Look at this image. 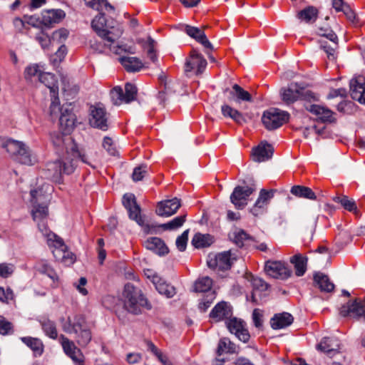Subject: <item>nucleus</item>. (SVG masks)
<instances>
[{"label":"nucleus","mask_w":365,"mask_h":365,"mask_svg":"<svg viewBox=\"0 0 365 365\" xmlns=\"http://www.w3.org/2000/svg\"><path fill=\"white\" fill-rule=\"evenodd\" d=\"M84 1L86 6L96 10H99L100 7L103 5L106 9H113V6H111L107 0H84Z\"/></svg>","instance_id":"4d7b16f0"},{"label":"nucleus","mask_w":365,"mask_h":365,"mask_svg":"<svg viewBox=\"0 0 365 365\" xmlns=\"http://www.w3.org/2000/svg\"><path fill=\"white\" fill-rule=\"evenodd\" d=\"M42 73L37 64H31L25 68L24 78L27 81L32 82L36 77L38 79L39 73Z\"/></svg>","instance_id":"603ef678"},{"label":"nucleus","mask_w":365,"mask_h":365,"mask_svg":"<svg viewBox=\"0 0 365 365\" xmlns=\"http://www.w3.org/2000/svg\"><path fill=\"white\" fill-rule=\"evenodd\" d=\"M146 249L152 250L159 255H165L169 250L165 242L159 237H150L144 242Z\"/></svg>","instance_id":"473e14b6"},{"label":"nucleus","mask_w":365,"mask_h":365,"mask_svg":"<svg viewBox=\"0 0 365 365\" xmlns=\"http://www.w3.org/2000/svg\"><path fill=\"white\" fill-rule=\"evenodd\" d=\"M231 315V308L225 302H221L216 304L210 314V317L216 322L227 319Z\"/></svg>","instance_id":"2f4dec72"},{"label":"nucleus","mask_w":365,"mask_h":365,"mask_svg":"<svg viewBox=\"0 0 365 365\" xmlns=\"http://www.w3.org/2000/svg\"><path fill=\"white\" fill-rule=\"evenodd\" d=\"M276 190H267L262 189L259 191V197L256 200L254 206L251 208L250 212L255 216L262 214L267 209L269 200L274 197Z\"/></svg>","instance_id":"aec40b11"},{"label":"nucleus","mask_w":365,"mask_h":365,"mask_svg":"<svg viewBox=\"0 0 365 365\" xmlns=\"http://www.w3.org/2000/svg\"><path fill=\"white\" fill-rule=\"evenodd\" d=\"M317 218L315 217L308 219L307 217L302 218L300 222V228L302 230H307L311 233L314 230L316 226Z\"/></svg>","instance_id":"052dcab7"},{"label":"nucleus","mask_w":365,"mask_h":365,"mask_svg":"<svg viewBox=\"0 0 365 365\" xmlns=\"http://www.w3.org/2000/svg\"><path fill=\"white\" fill-rule=\"evenodd\" d=\"M65 16V13L61 9H51L42 12V24L49 27L53 24L58 23Z\"/></svg>","instance_id":"7c9ffc66"},{"label":"nucleus","mask_w":365,"mask_h":365,"mask_svg":"<svg viewBox=\"0 0 365 365\" xmlns=\"http://www.w3.org/2000/svg\"><path fill=\"white\" fill-rule=\"evenodd\" d=\"M290 262L294 265L296 275L300 277L304 274L307 270V257L297 253L290 258Z\"/></svg>","instance_id":"ea45409f"},{"label":"nucleus","mask_w":365,"mask_h":365,"mask_svg":"<svg viewBox=\"0 0 365 365\" xmlns=\"http://www.w3.org/2000/svg\"><path fill=\"white\" fill-rule=\"evenodd\" d=\"M3 147L11 158L19 163L32 165L37 161L32 150L21 141L9 139L4 143Z\"/></svg>","instance_id":"7ed1b4c3"},{"label":"nucleus","mask_w":365,"mask_h":365,"mask_svg":"<svg viewBox=\"0 0 365 365\" xmlns=\"http://www.w3.org/2000/svg\"><path fill=\"white\" fill-rule=\"evenodd\" d=\"M255 190L254 185L236 186L230 195V201L237 209L242 210L247 205L248 197Z\"/></svg>","instance_id":"ddd939ff"},{"label":"nucleus","mask_w":365,"mask_h":365,"mask_svg":"<svg viewBox=\"0 0 365 365\" xmlns=\"http://www.w3.org/2000/svg\"><path fill=\"white\" fill-rule=\"evenodd\" d=\"M31 215L33 220L38 222V229L43 235L46 232L52 233L43 222L48 215V204L32 203Z\"/></svg>","instance_id":"f3484780"},{"label":"nucleus","mask_w":365,"mask_h":365,"mask_svg":"<svg viewBox=\"0 0 365 365\" xmlns=\"http://www.w3.org/2000/svg\"><path fill=\"white\" fill-rule=\"evenodd\" d=\"M293 320V317L287 312L275 314L271 319V327L274 329H283L289 326Z\"/></svg>","instance_id":"f704fd0d"},{"label":"nucleus","mask_w":365,"mask_h":365,"mask_svg":"<svg viewBox=\"0 0 365 365\" xmlns=\"http://www.w3.org/2000/svg\"><path fill=\"white\" fill-rule=\"evenodd\" d=\"M237 352V346L228 338H222L220 340L217 353L222 355L224 353L234 354Z\"/></svg>","instance_id":"de8ad7c7"},{"label":"nucleus","mask_w":365,"mask_h":365,"mask_svg":"<svg viewBox=\"0 0 365 365\" xmlns=\"http://www.w3.org/2000/svg\"><path fill=\"white\" fill-rule=\"evenodd\" d=\"M44 236L47 239L48 245L54 247L53 254L57 260L61 261L66 265H70L75 262V255L67 250V247L60 237L54 233L47 232L44 234Z\"/></svg>","instance_id":"39448f33"},{"label":"nucleus","mask_w":365,"mask_h":365,"mask_svg":"<svg viewBox=\"0 0 365 365\" xmlns=\"http://www.w3.org/2000/svg\"><path fill=\"white\" fill-rule=\"evenodd\" d=\"M122 301L123 308L129 313L133 314H140L143 308L147 309H151L152 308L151 304L143 294L142 290L131 283H127L124 286Z\"/></svg>","instance_id":"f257e3e1"},{"label":"nucleus","mask_w":365,"mask_h":365,"mask_svg":"<svg viewBox=\"0 0 365 365\" xmlns=\"http://www.w3.org/2000/svg\"><path fill=\"white\" fill-rule=\"evenodd\" d=\"M110 50L118 55H120L122 53L131 54H134L135 53V47L134 46H129L127 44L112 46V47H110Z\"/></svg>","instance_id":"6e6d98bb"},{"label":"nucleus","mask_w":365,"mask_h":365,"mask_svg":"<svg viewBox=\"0 0 365 365\" xmlns=\"http://www.w3.org/2000/svg\"><path fill=\"white\" fill-rule=\"evenodd\" d=\"M62 329L66 333H74L76 342L81 346H86L91 340V331L87 327L85 319L80 315L74 317L73 320L68 317L63 322Z\"/></svg>","instance_id":"20e7f679"},{"label":"nucleus","mask_w":365,"mask_h":365,"mask_svg":"<svg viewBox=\"0 0 365 365\" xmlns=\"http://www.w3.org/2000/svg\"><path fill=\"white\" fill-rule=\"evenodd\" d=\"M42 329L45 334L48 337L56 339L58 336V332L55 323L46 318H43L40 320Z\"/></svg>","instance_id":"09e8293b"},{"label":"nucleus","mask_w":365,"mask_h":365,"mask_svg":"<svg viewBox=\"0 0 365 365\" xmlns=\"http://www.w3.org/2000/svg\"><path fill=\"white\" fill-rule=\"evenodd\" d=\"M207 64L203 56L198 51L193 49L185 63V71L189 73L195 71L197 75H200L204 72Z\"/></svg>","instance_id":"2eb2a0df"},{"label":"nucleus","mask_w":365,"mask_h":365,"mask_svg":"<svg viewBox=\"0 0 365 365\" xmlns=\"http://www.w3.org/2000/svg\"><path fill=\"white\" fill-rule=\"evenodd\" d=\"M53 143L56 147L65 145L66 154L58 160V162L61 163V168L63 174L70 175L73 173L77 167V160L71 155L69 144L66 143V137L63 138L62 135L58 134L55 138H53Z\"/></svg>","instance_id":"423d86ee"},{"label":"nucleus","mask_w":365,"mask_h":365,"mask_svg":"<svg viewBox=\"0 0 365 365\" xmlns=\"http://www.w3.org/2000/svg\"><path fill=\"white\" fill-rule=\"evenodd\" d=\"M38 81L49 88L52 97L58 95V87L55 76L51 73H39Z\"/></svg>","instance_id":"c9c22d12"},{"label":"nucleus","mask_w":365,"mask_h":365,"mask_svg":"<svg viewBox=\"0 0 365 365\" xmlns=\"http://www.w3.org/2000/svg\"><path fill=\"white\" fill-rule=\"evenodd\" d=\"M76 116L73 113L71 103L65 104L61 107L59 116L60 128L64 133H69L74 128Z\"/></svg>","instance_id":"a211bd4d"},{"label":"nucleus","mask_w":365,"mask_h":365,"mask_svg":"<svg viewBox=\"0 0 365 365\" xmlns=\"http://www.w3.org/2000/svg\"><path fill=\"white\" fill-rule=\"evenodd\" d=\"M189 230H185L180 236H178L175 241V245L178 250L180 252L185 250L188 240Z\"/></svg>","instance_id":"bf43d9fd"},{"label":"nucleus","mask_w":365,"mask_h":365,"mask_svg":"<svg viewBox=\"0 0 365 365\" xmlns=\"http://www.w3.org/2000/svg\"><path fill=\"white\" fill-rule=\"evenodd\" d=\"M148 168L146 165H141L134 168L132 179L135 182L142 180L148 173Z\"/></svg>","instance_id":"13d9d810"},{"label":"nucleus","mask_w":365,"mask_h":365,"mask_svg":"<svg viewBox=\"0 0 365 365\" xmlns=\"http://www.w3.org/2000/svg\"><path fill=\"white\" fill-rule=\"evenodd\" d=\"M51 191L52 187L48 183H43L32 189L30 192L31 203L48 204Z\"/></svg>","instance_id":"5701e85b"},{"label":"nucleus","mask_w":365,"mask_h":365,"mask_svg":"<svg viewBox=\"0 0 365 365\" xmlns=\"http://www.w3.org/2000/svg\"><path fill=\"white\" fill-rule=\"evenodd\" d=\"M21 340L26 344L32 351L35 355H41L43 351V345L42 341L37 338H33L31 336L21 337Z\"/></svg>","instance_id":"49530a36"},{"label":"nucleus","mask_w":365,"mask_h":365,"mask_svg":"<svg viewBox=\"0 0 365 365\" xmlns=\"http://www.w3.org/2000/svg\"><path fill=\"white\" fill-rule=\"evenodd\" d=\"M273 147L267 143H262L252 150V160L262 163L270 159L273 155Z\"/></svg>","instance_id":"bb28decb"},{"label":"nucleus","mask_w":365,"mask_h":365,"mask_svg":"<svg viewBox=\"0 0 365 365\" xmlns=\"http://www.w3.org/2000/svg\"><path fill=\"white\" fill-rule=\"evenodd\" d=\"M89 122L91 126L107 130L109 126L108 115L105 109L100 105L91 107V118Z\"/></svg>","instance_id":"dca6fc26"},{"label":"nucleus","mask_w":365,"mask_h":365,"mask_svg":"<svg viewBox=\"0 0 365 365\" xmlns=\"http://www.w3.org/2000/svg\"><path fill=\"white\" fill-rule=\"evenodd\" d=\"M264 270L269 276L281 279H287L292 274V271L289 270L284 263L279 261L267 262Z\"/></svg>","instance_id":"6ab92c4d"},{"label":"nucleus","mask_w":365,"mask_h":365,"mask_svg":"<svg viewBox=\"0 0 365 365\" xmlns=\"http://www.w3.org/2000/svg\"><path fill=\"white\" fill-rule=\"evenodd\" d=\"M291 193L297 197L309 200H316L317 196L312 190L308 187L294 185L291 188Z\"/></svg>","instance_id":"a18cd8bd"},{"label":"nucleus","mask_w":365,"mask_h":365,"mask_svg":"<svg viewBox=\"0 0 365 365\" xmlns=\"http://www.w3.org/2000/svg\"><path fill=\"white\" fill-rule=\"evenodd\" d=\"M155 286L160 294H163L168 298L173 297L176 293L175 288L166 283L163 279L161 282H158Z\"/></svg>","instance_id":"8fccbe9b"},{"label":"nucleus","mask_w":365,"mask_h":365,"mask_svg":"<svg viewBox=\"0 0 365 365\" xmlns=\"http://www.w3.org/2000/svg\"><path fill=\"white\" fill-rule=\"evenodd\" d=\"M68 32L66 29H59L53 33L51 36L53 43H56L57 44L62 43L68 37Z\"/></svg>","instance_id":"680f3d73"},{"label":"nucleus","mask_w":365,"mask_h":365,"mask_svg":"<svg viewBox=\"0 0 365 365\" xmlns=\"http://www.w3.org/2000/svg\"><path fill=\"white\" fill-rule=\"evenodd\" d=\"M305 108L312 114L318 116L319 119L324 123L333 122V112L327 108L317 104H306Z\"/></svg>","instance_id":"cd10ccee"},{"label":"nucleus","mask_w":365,"mask_h":365,"mask_svg":"<svg viewBox=\"0 0 365 365\" xmlns=\"http://www.w3.org/2000/svg\"><path fill=\"white\" fill-rule=\"evenodd\" d=\"M319 35L329 40L330 43L323 40L319 41L320 48L327 53L329 60L334 61L336 59L335 51L338 48L337 36L329 26L320 27Z\"/></svg>","instance_id":"f8f14e48"},{"label":"nucleus","mask_w":365,"mask_h":365,"mask_svg":"<svg viewBox=\"0 0 365 365\" xmlns=\"http://www.w3.org/2000/svg\"><path fill=\"white\" fill-rule=\"evenodd\" d=\"M67 53V48L66 46L61 45L58 49V51L53 55L51 61L53 64H57L63 61L66 54Z\"/></svg>","instance_id":"774afa93"},{"label":"nucleus","mask_w":365,"mask_h":365,"mask_svg":"<svg viewBox=\"0 0 365 365\" xmlns=\"http://www.w3.org/2000/svg\"><path fill=\"white\" fill-rule=\"evenodd\" d=\"M224 93H227V100L231 104L236 107L241 108L242 103H252L253 98L252 95L238 84H234L231 89L226 88Z\"/></svg>","instance_id":"4468645a"},{"label":"nucleus","mask_w":365,"mask_h":365,"mask_svg":"<svg viewBox=\"0 0 365 365\" xmlns=\"http://www.w3.org/2000/svg\"><path fill=\"white\" fill-rule=\"evenodd\" d=\"M314 281L322 292H331L334 289V284L330 282L329 277L322 272L314 274Z\"/></svg>","instance_id":"58836bf2"},{"label":"nucleus","mask_w":365,"mask_h":365,"mask_svg":"<svg viewBox=\"0 0 365 365\" xmlns=\"http://www.w3.org/2000/svg\"><path fill=\"white\" fill-rule=\"evenodd\" d=\"M289 114L277 108L265 110L262 116V122L268 130H273L289 120Z\"/></svg>","instance_id":"0eeeda50"},{"label":"nucleus","mask_w":365,"mask_h":365,"mask_svg":"<svg viewBox=\"0 0 365 365\" xmlns=\"http://www.w3.org/2000/svg\"><path fill=\"white\" fill-rule=\"evenodd\" d=\"M36 39L43 49H48L51 44L53 43L52 38L43 31L42 27L41 30L36 34Z\"/></svg>","instance_id":"5fc2aeb1"},{"label":"nucleus","mask_w":365,"mask_h":365,"mask_svg":"<svg viewBox=\"0 0 365 365\" xmlns=\"http://www.w3.org/2000/svg\"><path fill=\"white\" fill-rule=\"evenodd\" d=\"M236 259V255L231 250H228L217 255H209L207 264L211 269L225 271L230 269Z\"/></svg>","instance_id":"9d476101"},{"label":"nucleus","mask_w":365,"mask_h":365,"mask_svg":"<svg viewBox=\"0 0 365 365\" xmlns=\"http://www.w3.org/2000/svg\"><path fill=\"white\" fill-rule=\"evenodd\" d=\"M317 347L321 351L332 356L338 352L340 344L339 340L336 338L324 337Z\"/></svg>","instance_id":"c85d7f7f"},{"label":"nucleus","mask_w":365,"mask_h":365,"mask_svg":"<svg viewBox=\"0 0 365 365\" xmlns=\"http://www.w3.org/2000/svg\"><path fill=\"white\" fill-rule=\"evenodd\" d=\"M182 91V86L177 82H164V90L159 93V98L162 101H165V96L169 99L175 94H180Z\"/></svg>","instance_id":"e433bc0d"},{"label":"nucleus","mask_w":365,"mask_h":365,"mask_svg":"<svg viewBox=\"0 0 365 365\" xmlns=\"http://www.w3.org/2000/svg\"><path fill=\"white\" fill-rule=\"evenodd\" d=\"M91 26L97 35L110 46L123 34V30L113 19H107L103 14L96 16L91 22Z\"/></svg>","instance_id":"f03ea898"},{"label":"nucleus","mask_w":365,"mask_h":365,"mask_svg":"<svg viewBox=\"0 0 365 365\" xmlns=\"http://www.w3.org/2000/svg\"><path fill=\"white\" fill-rule=\"evenodd\" d=\"M213 242L212 237L209 234L197 233L192 240V245L196 248L206 247Z\"/></svg>","instance_id":"c03bdc74"},{"label":"nucleus","mask_w":365,"mask_h":365,"mask_svg":"<svg viewBox=\"0 0 365 365\" xmlns=\"http://www.w3.org/2000/svg\"><path fill=\"white\" fill-rule=\"evenodd\" d=\"M229 238L239 247H242L247 240H252V237L241 229H235L230 232Z\"/></svg>","instance_id":"79ce46f5"},{"label":"nucleus","mask_w":365,"mask_h":365,"mask_svg":"<svg viewBox=\"0 0 365 365\" xmlns=\"http://www.w3.org/2000/svg\"><path fill=\"white\" fill-rule=\"evenodd\" d=\"M53 98L54 100L52 101L50 106V115L52 119H56L59 118L61 108L59 107V101L56 96Z\"/></svg>","instance_id":"0e129e2a"},{"label":"nucleus","mask_w":365,"mask_h":365,"mask_svg":"<svg viewBox=\"0 0 365 365\" xmlns=\"http://www.w3.org/2000/svg\"><path fill=\"white\" fill-rule=\"evenodd\" d=\"M184 31L190 37L200 43L205 49L210 51L214 50L213 45L207 39L202 29L190 25H185Z\"/></svg>","instance_id":"b1692460"},{"label":"nucleus","mask_w":365,"mask_h":365,"mask_svg":"<svg viewBox=\"0 0 365 365\" xmlns=\"http://www.w3.org/2000/svg\"><path fill=\"white\" fill-rule=\"evenodd\" d=\"M12 324L4 317L0 316V334L6 335L12 331Z\"/></svg>","instance_id":"69168bd1"},{"label":"nucleus","mask_w":365,"mask_h":365,"mask_svg":"<svg viewBox=\"0 0 365 365\" xmlns=\"http://www.w3.org/2000/svg\"><path fill=\"white\" fill-rule=\"evenodd\" d=\"M60 341L63 349L67 356L71 354V353L74 352V351L78 349V348L75 345L74 342L66 337L64 335L60 336Z\"/></svg>","instance_id":"864d4df0"},{"label":"nucleus","mask_w":365,"mask_h":365,"mask_svg":"<svg viewBox=\"0 0 365 365\" xmlns=\"http://www.w3.org/2000/svg\"><path fill=\"white\" fill-rule=\"evenodd\" d=\"M252 286L254 292H264L266 291L269 285L261 278L252 277Z\"/></svg>","instance_id":"e2e57ef3"},{"label":"nucleus","mask_w":365,"mask_h":365,"mask_svg":"<svg viewBox=\"0 0 365 365\" xmlns=\"http://www.w3.org/2000/svg\"><path fill=\"white\" fill-rule=\"evenodd\" d=\"M137 88L135 85L127 83L125 85V93L120 86H115L110 91V98L113 103L115 106L122 103H129L136 98Z\"/></svg>","instance_id":"9b49d317"},{"label":"nucleus","mask_w":365,"mask_h":365,"mask_svg":"<svg viewBox=\"0 0 365 365\" xmlns=\"http://www.w3.org/2000/svg\"><path fill=\"white\" fill-rule=\"evenodd\" d=\"M318 16V9L313 6H309L304 9L299 11L297 14V17L303 22H305L307 24H312L314 22Z\"/></svg>","instance_id":"a19ab883"},{"label":"nucleus","mask_w":365,"mask_h":365,"mask_svg":"<svg viewBox=\"0 0 365 365\" xmlns=\"http://www.w3.org/2000/svg\"><path fill=\"white\" fill-rule=\"evenodd\" d=\"M119 61L128 72H137L143 67V62L137 57L123 56Z\"/></svg>","instance_id":"72a5a7b5"},{"label":"nucleus","mask_w":365,"mask_h":365,"mask_svg":"<svg viewBox=\"0 0 365 365\" xmlns=\"http://www.w3.org/2000/svg\"><path fill=\"white\" fill-rule=\"evenodd\" d=\"M61 168L58 160L48 163L47 164L46 177L56 182L60 181L61 175L63 174Z\"/></svg>","instance_id":"37998d69"},{"label":"nucleus","mask_w":365,"mask_h":365,"mask_svg":"<svg viewBox=\"0 0 365 365\" xmlns=\"http://www.w3.org/2000/svg\"><path fill=\"white\" fill-rule=\"evenodd\" d=\"M123 205L128 212L130 220L135 221L140 226L144 227V230L147 232H150L149 225H145V221L141 216V209L137 203L136 197L133 193H126L123 197Z\"/></svg>","instance_id":"1a4fd4ad"},{"label":"nucleus","mask_w":365,"mask_h":365,"mask_svg":"<svg viewBox=\"0 0 365 365\" xmlns=\"http://www.w3.org/2000/svg\"><path fill=\"white\" fill-rule=\"evenodd\" d=\"M212 285V280L209 277H203L196 281L195 291L197 292H205L209 291Z\"/></svg>","instance_id":"3c124183"},{"label":"nucleus","mask_w":365,"mask_h":365,"mask_svg":"<svg viewBox=\"0 0 365 365\" xmlns=\"http://www.w3.org/2000/svg\"><path fill=\"white\" fill-rule=\"evenodd\" d=\"M226 324L229 331L234 334L240 341L244 343L249 341L250 335L242 320L232 318L227 321Z\"/></svg>","instance_id":"4be33fe9"},{"label":"nucleus","mask_w":365,"mask_h":365,"mask_svg":"<svg viewBox=\"0 0 365 365\" xmlns=\"http://www.w3.org/2000/svg\"><path fill=\"white\" fill-rule=\"evenodd\" d=\"M66 143L69 144V150H71V155L78 160L88 165L92 168H96V163L98 160V153L92 149L81 148L78 149L77 145L70 137H66Z\"/></svg>","instance_id":"6e6552de"},{"label":"nucleus","mask_w":365,"mask_h":365,"mask_svg":"<svg viewBox=\"0 0 365 365\" xmlns=\"http://www.w3.org/2000/svg\"><path fill=\"white\" fill-rule=\"evenodd\" d=\"M221 112L225 118H230L239 125L246 123L243 114L232 105L225 103L221 106Z\"/></svg>","instance_id":"c756f323"},{"label":"nucleus","mask_w":365,"mask_h":365,"mask_svg":"<svg viewBox=\"0 0 365 365\" xmlns=\"http://www.w3.org/2000/svg\"><path fill=\"white\" fill-rule=\"evenodd\" d=\"M180 206V200L175 197L171 200L159 202L157 205L155 212L160 217H170L176 213Z\"/></svg>","instance_id":"412c9836"},{"label":"nucleus","mask_w":365,"mask_h":365,"mask_svg":"<svg viewBox=\"0 0 365 365\" xmlns=\"http://www.w3.org/2000/svg\"><path fill=\"white\" fill-rule=\"evenodd\" d=\"M137 43L140 44L143 48L146 51L147 56L153 63H156L158 58L155 51L156 42L150 36L147 39L138 38Z\"/></svg>","instance_id":"4c0bfd02"},{"label":"nucleus","mask_w":365,"mask_h":365,"mask_svg":"<svg viewBox=\"0 0 365 365\" xmlns=\"http://www.w3.org/2000/svg\"><path fill=\"white\" fill-rule=\"evenodd\" d=\"M299 100L306 101L308 102L318 101L319 97L310 91H304V88L300 86V98Z\"/></svg>","instance_id":"338daca9"},{"label":"nucleus","mask_w":365,"mask_h":365,"mask_svg":"<svg viewBox=\"0 0 365 365\" xmlns=\"http://www.w3.org/2000/svg\"><path fill=\"white\" fill-rule=\"evenodd\" d=\"M350 94L351 98L361 103L365 104V80L362 77L350 81Z\"/></svg>","instance_id":"393cba45"},{"label":"nucleus","mask_w":365,"mask_h":365,"mask_svg":"<svg viewBox=\"0 0 365 365\" xmlns=\"http://www.w3.org/2000/svg\"><path fill=\"white\" fill-rule=\"evenodd\" d=\"M280 96L286 104L294 103L300 98V85L297 83H291L287 87L280 89Z\"/></svg>","instance_id":"a878e982"}]
</instances>
